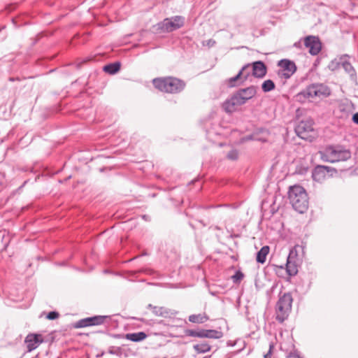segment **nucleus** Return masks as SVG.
<instances>
[{
    "label": "nucleus",
    "instance_id": "1",
    "mask_svg": "<svg viewBox=\"0 0 358 358\" xmlns=\"http://www.w3.org/2000/svg\"><path fill=\"white\" fill-rule=\"evenodd\" d=\"M288 198L294 209L299 213H304L308 209V196L306 189L301 185L291 186L288 191Z\"/></svg>",
    "mask_w": 358,
    "mask_h": 358
},
{
    "label": "nucleus",
    "instance_id": "2",
    "mask_svg": "<svg viewBox=\"0 0 358 358\" xmlns=\"http://www.w3.org/2000/svg\"><path fill=\"white\" fill-rule=\"evenodd\" d=\"M256 93L257 90L254 86L242 89L227 100L223 103L222 107L227 113H233L237 110L238 106L245 104L248 100L254 97Z\"/></svg>",
    "mask_w": 358,
    "mask_h": 358
},
{
    "label": "nucleus",
    "instance_id": "3",
    "mask_svg": "<svg viewBox=\"0 0 358 358\" xmlns=\"http://www.w3.org/2000/svg\"><path fill=\"white\" fill-rule=\"evenodd\" d=\"M152 84L157 90L168 94H176L183 90L185 83L176 77H159L152 80Z\"/></svg>",
    "mask_w": 358,
    "mask_h": 358
},
{
    "label": "nucleus",
    "instance_id": "4",
    "mask_svg": "<svg viewBox=\"0 0 358 358\" xmlns=\"http://www.w3.org/2000/svg\"><path fill=\"white\" fill-rule=\"evenodd\" d=\"M292 297L290 294H283L277 303L276 318L282 322L286 320L292 309Z\"/></svg>",
    "mask_w": 358,
    "mask_h": 358
},
{
    "label": "nucleus",
    "instance_id": "5",
    "mask_svg": "<svg viewBox=\"0 0 358 358\" xmlns=\"http://www.w3.org/2000/svg\"><path fill=\"white\" fill-rule=\"evenodd\" d=\"M298 136L302 139L312 141L316 136L312 120L301 121L295 129Z\"/></svg>",
    "mask_w": 358,
    "mask_h": 358
},
{
    "label": "nucleus",
    "instance_id": "6",
    "mask_svg": "<svg viewBox=\"0 0 358 358\" xmlns=\"http://www.w3.org/2000/svg\"><path fill=\"white\" fill-rule=\"evenodd\" d=\"M334 170L325 166H317L313 171V179L322 183L332 177Z\"/></svg>",
    "mask_w": 358,
    "mask_h": 358
},
{
    "label": "nucleus",
    "instance_id": "7",
    "mask_svg": "<svg viewBox=\"0 0 358 358\" xmlns=\"http://www.w3.org/2000/svg\"><path fill=\"white\" fill-rule=\"evenodd\" d=\"M184 24V19L180 16L166 18L160 24V29L163 31L171 32L176 30Z\"/></svg>",
    "mask_w": 358,
    "mask_h": 358
},
{
    "label": "nucleus",
    "instance_id": "8",
    "mask_svg": "<svg viewBox=\"0 0 358 358\" xmlns=\"http://www.w3.org/2000/svg\"><path fill=\"white\" fill-rule=\"evenodd\" d=\"M280 69L278 75L284 78H290L296 70L295 64L288 59H282L278 62Z\"/></svg>",
    "mask_w": 358,
    "mask_h": 358
},
{
    "label": "nucleus",
    "instance_id": "9",
    "mask_svg": "<svg viewBox=\"0 0 358 358\" xmlns=\"http://www.w3.org/2000/svg\"><path fill=\"white\" fill-rule=\"evenodd\" d=\"M44 341V338L40 334H29L24 339V343L28 352L36 349Z\"/></svg>",
    "mask_w": 358,
    "mask_h": 358
},
{
    "label": "nucleus",
    "instance_id": "10",
    "mask_svg": "<svg viewBox=\"0 0 358 358\" xmlns=\"http://www.w3.org/2000/svg\"><path fill=\"white\" fill-rule=\"evenodd\" d=\"M329 94V90L323 85H313L307 88L306 95L309 99L326 96Z\"/></svg>",
    "mask_w": 358,
    "mask_h": 358
},
{
    "label": "nucleus",
    "instance_id": "11",
    "mask_svg": "<svg viewBox=\"0 0 358 358\" xmlns=\"http://www.w3.org/2000/svg\"><path fill=\"white\" fill-rule=\"evenodd\" d=\"M250 64L245 65L239 73L234 77L229 78L227 82L229 87H232L236 86V85H240L245 82L249 75L250 73L247 71V69L249 68Z\"/></svg>",
    "mask_w": 358,
    "mask_h": 358
},
{
    "label": "nucleus",
    "instance_id": "12",
    "mask_svg": "<svg viewBox=\"0 0 358 358\" xmlns=\"http://www.w3.org/2000/svg\"><path fill=\"white\" fill-rule=\"evenodd\" d=\"M304 45L309 49V52L313 55H317L321 50V43L316 36H309L305 38Z\"/></svg>",
    "mask_w": 358,
    "mask_h": 358
},
{
    "label": "nucleus",
    "instance_id": "13",
    "mask_svg": "<svg viewBox=\"0 0 358 358\" xmlns=\"http://www.w3.org/2000/svg\"><path fill=\"white\" fill-rule=\"evenodd\" d=\"M104 317L101 316H96L87 317L78 321L73 324L74 328H83L93 325H99L103 322Z\"/></svg>",
    "mask_w": 358,
    "mask_h": 358
},
{
    "label": "nucleus",
    "instance_id": "14",
    "mask_svg": "<svg viewBox=\"0 0 358 358\" xmlns=\"http://www.w3.org/2000/svg\"><path fill=\"white\" fill-rule=\"evenodd\" d=\"M304 256V247L302 245H296L292 250H290L287 259H291L292 261H296L302 263Z\"/></svg>",
    "mask_w": 358,
    "mask_h": 358
},
{
    "label": "nucleus",
    "instance_id": "15",
    "mask_svg": "<svg viewBox=\"0 0 358 358\" xmlns=\"http://www.w3.org/2000/svg\"><path fill=\"white\" fill-rule=\"evenodd\" d=\"M325 152L326 155L331 162L340 161L349 155L348 152L336 150L332 147L327 148Z\"/></svg>",
    "mask_w": 358,
    "mask_h": 358
},
{
    "label": "nucleus",
    "instance_id": "16",
    "mask_svg": "<svg viewBox=\"0 0 358 358\" xmlns=\"http://www.w3.org/2000/svg\"><path fill=\"white\" fill-rule=\"evenodd\" d=\"M252 75L257 78H262L266 73V66L262 62H255L252 64Z\"/></svg>",
    "mask_w": 358,
    "mask_h": 358
},
{
    "label": "nucleus",
    "instance_id": "17",
    "mask_svg": "<svg viewBox=\"0 0 358 358\" xmlns=\"http://www.w3.org/2000/svg\"><path fill=\"white\" fill-rule=\"evenodd\" d=\"M301 264L299 262L292 261L287 259L286 269L289 275H295L298 273V268Z\"/></svg>",
    "mask_w": 358,
    "mask_h": 358
},
{
    "label": "nucleus",
    "instance_id": "18",
    "mask_svg": "<svg viewBox=\"0 0 358 358\" xmlns=\"http://www.w3.org/2000/svg\"><path fill=\"white\" fill-rule=\"evenodd\" d=\"M222 336V332L217 330L201 329V338H220Z\"/></svg>",
    "mask_w": 358,
    "mask_h": 358
},
{
    "label": "nucleus",
    "instance_id": "19",
    "mask_svg": "<svg viewBox=\"0 0 358 358\" xmlns=\"http://www.w3.org/2000/svg\"><path fill=\"white\" fill-rule=\"evenodd\" d=\"M147 338V335L145 333L141 331L138 333H131L127 334L125 335V338L127 340L131 341L133 342H139L143 341Z\"/></svg>",
    "mask_w": 358,
    "mask_h": 358
},
{
    "label": "nucleus",
    "instance_id": "20",
    "mask_svg": "<svg viewBox=\"0 0 358 358\" xmlns=\"http://www.w3.org/2000/svg\"><path fill=\"white\" fill-rule=\"evenodd\" d=\"M208 316L206 313H200L189 316V321L193 323H203L208 320Z\"/></svg>",
    "mask_w": 358,
    "mask_h": 358
},
{
    "label": "nucleus",
    "instance_id": "21",
    "mask_svg": "<svg viewBox=\"0 0 358 358\" xmlns=\"http://www.w3.org/2000/svg\"><path fill=\"white\" fill-rule=\"evenodd\" d=\"M269 252V247L264 246L257 254V261L259 263L264 264L266 262V256Z\"/></svg>",
    "mask_w": 358,
    "mask_h": 358
},
{
    "label": "nucleus",
    "instance_id": "22",
    "mask_svg": "<svg viewBox=\"0 0 358 358\" xmlns=\"http://www.w3.org/2000/svg\"><path fill=\"white\" fill-rule=\"evenodd\" d=\"M120 69V64L115 62L103 66V71L109 74H115Z\"/></svg>",
    "mask_w": 358,
    "mask_h": 358
},
{
    "label": "nucleus",
    "instance_id": "23",
    "mask_svg": "<svg viewBox=\"0 0 358 358\" xmlns=\"http://www.w3.org/2000/svg\"><path fill=\"white\" fill-rule=\"evenodd\" d=\"M194 349L197 353H205L210 350V345L206 343H203L194 345Z\"/></svg>",
    "mask_w": 358,
    "mask_h": 358
},
{
    "label": "nucleus",
    "instance_id": "24",
    "mask_svg": "<svg viewBox=\"0 0 358 358\" xmlns=\"http://www.w3.org/2000/svg\"><path fill=\"white\" fill-rule=\"evenodd\" d=\"M262 88L264 92H268L275 88V84L271 80H266L262 83Z\"/></svg>",
    "mask_w": 358,
    "mask_h": 358
},
{
    "label": "nucleus",
    "instance_id": "25",
    "mask_svg": "<svg viewBox=\"0 0 358 358\" xmlns=\"http://www.w3.org/2000/svg\"><path fill=\"white\" fill-rule=\"evenodd\" d=\"M185 333L186 336L201 338V330L196 331L192 329H187Z\"/></svg>",
    "mask_w": 358,
    "mask_h": 358
},
{
    "label": "nucleus",
    "instance_id": "26",
    "mask_svg": "<svg viewBox=\"0 0 358 358\" xmlns=\"http://www.w3.org/2000/svg\"><path fill=\"white\" fill-rule=\"evenodd\" d=\"M244 278V274L240 271H238L236 272V273L231 277L233 281L236 283L240 282Z\"/></svg>",
    "mask_w": 358,
    "mask_h": 358
},
{
    "label": "nucleus",
    "instance_id": "27",
    "mask_svg": "<svg viewBox=\"0 0 358 358\" xmlns=\"http://www.w3.org/2000/svg\"><path fill=\"white\" fill-rule=\"evenodd\" d=\"M227 157L230 159L235 160L238 158V153L236 150H231L228 153Z\"/></svg>",
    "mask_w": 358,
    "mask_h": 358
},
{
    "label": "nucleus",
    "instance_id": "28",
    "mask_svg": "<svg viewBox=\"0 0 358 358\" xmlns=\"http://www.w3.org/2000/svg\"><path fill=\"white\" fill-rule=\"evenodd\" d=\"M59 315V314L57 312L52 311L48 314L46 317H47V319L52 320H55V319L58 318Z\"/></svg>",
    "mask_w": 358,
    "mask_h": 358
},
{
    "label": "nucleus",
    "instance_id": "29",
    "mask_svg": "<svg viewBox=\"0 0 358 358\" xmlns=\"http://www.w3.org/2000/svg\"><path fill=\"white\" fill-rule=\"evenodd\" d=\"M352 120H353V121H354L355 123L358 124V113H355V114L353 115V117H352Z\"/></svg>",
    "mask_w": 358,
    "mask_h": 358
},
{
    "label": "nucleus",
    "instance_id": "30",
    "mask_svg": "<svg viewBox=\"0 0 358 358\" xmlns=\"http://www.w3.org/2000/svg\"><path fill=\"white\" fill-rule=\"evenodd\" d=\"M265 358H269V357H268V355H265Z\"/></svg>",
    "mask_w": 358,
    "mask_h": 358
}]
</instances>
